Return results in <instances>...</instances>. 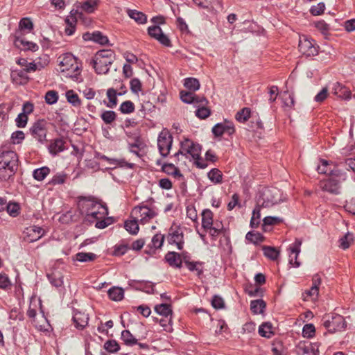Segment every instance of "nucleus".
<instances>
[{
	"label": "nucleus",
	"mask_w": 355,
	"mask_h": 355,
	"mask_svg": "<svg viewBox=\"0 0 355 355\" xmlns=\"http://www.w3.org/2000/svg\"><path fill=\"white\" fill-rule=\"evenodd\" d=\"M116 114L112 110H104L101 114V118L105 124H111L116 119Z\"/></svg>",
	"instance_id": "a18cd8bd"
},
{
	"label": "nucleus",
	"mask_w": 355,
	"mask_h": 355,
	"mask_svg": "<svg viewBox=\"0 0 355 355\" xmlns=\"http://www.w3.org/2000/svg\"><path fill=\"white\" fill-rule=\"evenodd\" d=\"M118 93L116 90L114 88H109L107 90V96L108 98V103H105L106 104V106L110 108H114L116 106L118 103V99H117Z\"/></svg>",
	"instance_id": "72a5a7b5"
},
{
	"label": "nucleus",
	"mask_w": 355,
	"mask_h": 355,
	"mask_svg": "<svg viewBox=\"0 0 355 355\" xmlns=\"http://www.w3.org/2000/svg\"><path fill=\"white\" fill-rule=\"evenodd\" d=\"M204 263L201 261H191L189 260H185V266L188 270L191 272L196 271L197 275L200 277L203 273Z\"/></svg>",
	"instance_id": "c756f323"
},
{
	"label": "nucleus",
	"mask_w": 355,
	"mask_h": 355,
	"mask_svg": "<svg viewBox=\"0 0 355 355\" xmlns=\"http://www.w3.org/2000/svg\"><path fill=\"white\" fill-rule=\"evenodd\" d=\"M130 86L131 92L133 94H138L141 90L142 87L141 83L140 80L137 78H132L130 82Z\"/></svg>",
	"instance_id": "0e129e2a"
},
{
	"label": "nucleus",
	"mask_w": 355,
	"mask_h": 355,
	"mask_svg": "<svg viewBox=\"0 0 355 355\" xmlns=\"http://www.w3.org/2000/svg\"><path fill=\"white\" fill-rule=\"evenodd\" d=\"M315 331V329L313 324H306L302 329V335L306 338H312Z\"/></svg>",
	"instance_id": "69168bd1"
},
{
	"label": "nucleus",
	"mask_w": 355,
	"mask_h": 355,
	"mask_svg": "<svg viewBox=\"0 0 355 355\" xmlns=\"http://www.w3.org/2000/svg\"><path fill=\"white\" fill-rule=\"evenodd\" d=\"M104 349L110 353H116L120 349V345L115 340H108L104 343Z\"/></svg>",
	"instance_id": "8fccbe9b"
},
{
	"label": "nucleus",
	"mask_w": 355,
	"mask_h": 355,
	"mask_svg": "<svg viewBox=\"0 0 355 355\" xmlns=\"http://www.w3.org/2000/svg\"><path fill=\"white\" fill-rule=\"evenodd\" d=\"M66 97L69 103L73 106L80 105V100L76 93L73 90H69L66 92Z\"/></svg>",
	"instance_id": "603ef678"
},
{
	"label": "nucleus",
	"mask_w": 355,
	"mask_h": 355,
	"mask_svg": "<svg viewBox=\"0 0 355 355\" xmlns=\"http://www.w3.org/2000/svg\"><path fill=\"white\" fill-rule=\"evenodd\" d=\"M145 147V144L143 142L142 139L139 136L135 138V141L133 143L128 142V148L129 151L135 154L137 157L139 158L142 157V155L140 153V151L144 150Z\"/></svg>",
	"instance_id": "412c9836"
},
{
	"label": "nucleus",
	"mask_w": 355,
	"mask_h": 355,
	"mask_svg": "<svg viewBox=\"0 0 355 355\" xmlns=\"http://www.w3.org/2000/svg\"><path fill=\"white\" fill-rule=\"evenodd\" d=\"M181 148L184 150L185 156L187 154H189L193 159L199 157L202 148L200 144L194 143L189 139H185L181 141Z\"/></svg>",
	"instance_id": "2eb2a0df"
},
{
	"label": "nucleus",
	"mask_w": 355,
	"mask_h": 355,
	"mask_svg": "<svg viewBox=\"0 0 355 355\" xmlns=\"http://www.w3.org/2000/svg\"><path fill=\"white\" fill-rule=\"evenodd\" d=\"M78 207L82 215H83L84 214H87L89 211L96 210L98 208H101V210L103 211V214H108L107 207L105 205H102L95 198L92 196L80 197L78 203Z\"/></svg>",
	"instance_id": "423d86ee"
},
{
	"label": "nucleus",
	"mask_w": 355,
	"mask_h": 355,
	"mask_svg": "<svg viewBox=\"0 0 355 355\" xmlns=\"http://www.w3.org/2000/svg\"><path fill=\"white\" fill-rule=\"evenodd\" d=\"M164 259L173 268H180L182 264L181 254L175 252H168Z\"/></svg>",
	"instance_id": "aec40b11"
},
{
	"label": "nucleus",
	"mask_w": 355,
	"mask_h": 355,
	"mask_svg": "<svg viewBox=\"0 0 355 355\" xmlns=\"http://www.w3.org/2000/svg\"><path fill=\"white\" fill-rule=\"evenodd\" d=\"M250 108L243 107L236 114L235 119L240 123H244L250 119Z\"/></svg>",
	"instance_id": "de8ad7c7"
},
{
	"label": "nucleus",
	"mask_w": 355,
	"mask_h": 355,
	"mask_svg": "<svg viewBox=\"0 0 355 355\" xmlns=\"http://www.w3.org/2000/svg\"><path fill=\"white\" fill-rule=\"evenodd\" d=\"M345 175L343 173V178L330 176L328 179L320 182V188L322 191H327L333 194H338L340 189V182L345 180Z\"/></svg>",
	"instance_id": "9b49d317"
},
{
	"label": "nucleus",
	"mask_w": 355,
	"mask_h": 355,
	"mask_svg": "<svg viewBox=\"0 0 355 355\" xmlns=\"http://www.w3.org/2000/svg\"><path fill=\"white\" fill-rule=\"evenodd\" d=\"M332 93L334 95L343 99H349L351 96V92L349 89L338 82L334 84Z\"/></svg>",
	"instance_id": "4be33fe9"
},
{
	"label": "nucleus",
	"mask_w": 355,
	"mask_h": 355,
	"mask_svg": "<svg viewBox=\"0 0 355 355\" xmlns=\"http://www.w3.org/2000/svg\"><path fill=\"white\" fill-rule=\"evenodd\" d=\"M164 235L162 234H156L153 236L151 240L150 245L155 249H159L162 248L164 241Z\"/></svg>",
	"instance_id": "5fc2aeb1"
},
{
	"label": "nucleus",
	"mask_w": 355,
	"mask_h": 355,
	"mask_svg": "<svg viewBox=\"0 0 355 355\" xmlns=\"http://www.w3.org/2000/svg\"><path fill=\"white\" fill-rule=\"evenodd\" d=\"M245 239L255 245L264 241V236L259 232L250 231L245 235Z\"/></svg>",
	"instance_id": "f704fd0d"
},
{
	"label": "nucleus",
	"mask_w": 355,
	"mask_h": 355,
	"mask_svg": "<svg viewBox=\"0 0 355 355\" xmlns=\"http://www.w3.org/2000/svg\"><path fill=\"white\" fill-rule=\"evenodd\" d=\"M121 338L127 346H133L137 344V339L134 337L129 330L122 331Z\"/></svg>",
	"instance_id": "c9c22d12"
},
{
	"label": "nucleus",
	"mask_w": 355,
	"mask_h": 355,
	"mask_svg": "<svg viewBox=\"0 0 355 355\" xmlns=\"http://www.w3.org/2000/svg\"><path fill=\"white\" fill-rule=\"evenodd\" d=\"M299 51L306 57L314 56L318 54V48L313 40L309 39L306 35L300 37Z\"/></svg>",
	"instance_id": "9d476101"
},
{
	"label": "nucleus",
	"mask_w": 355,
	"mask_h": 355,
	"mask_svg": "<svg viewBox=\"0 0 355 355\" xmlns=\"http://www.w3.org/2000/svg\"><path fill=\"white\" fill-rule=\"evenodd\" d=\"M173 141V137L168 130L164 129L159 134L157 147L159 154L162 157H166L169 155Z\"/></svg>",
	"instance_id": "1a4fd4ad"
},
{
	"label": "nucleus",
	"mask_w": 355,
	"mask_h": 355,
	"mask_svg": "<svg viewBox=\"0 0 355 355\" xmlns=\"http://www.w3.org/2000/svg\"><path fill=\"white\" fill-rule=\"evenodd\" d=\"M110 300L118 302L123 300L124 297V291L121 287H112L107 291Z\"/></svg>",
	"instance_id": "a878e982"
},
{
	"label": "nucleus",
	"mask_w": 355,
	"mask_h": 355,
	"mask_svg": "<svg viewBox=\"0 0 355 355\" xmlns=\"http://www.w3.org/2000/svg\"><path fill=\"white\" fill-rule=\"evenodd\" d=\"M213 225V213L210 209H205L202 212V227L207 230Z\"/></svg>",
	"instance_id": "393cba45"
},
{
	"label": "nucleus",
	"mask_w": 355,
	"mask_h": 355,
	"mask_svg": "<svg viewBox=\"0 0 355 355\" xmlns=\"http://www.w3.org/2000/svg\"><path fill=\"white\" fill-rule=\"evenodd\" d=\"M266 304L263 300H255L250 302V310L254 314L263 313Z\"/></svg>",
	"instance_id": "473e14b6"
},
{
	"label": "nucleus",
	"mask_w": 355,
	"mask_h": 355,
	"mask_svg": "<svg viewBox=\"0 0 355 355\" xmlns=\"http://www.w3.org/2000/svg\"><path fill=\"white\" fill-rule=\"evenodd\" d=\"M162 171L167 175H173L175 178H183V175L181 173L180 169L173 164H163L162 166Z\"/></svg>",
	"instance_id": "5701e85b"
},
{
	"label": "nucleus",
	"mask_w": 355,
	"mask_h": 355,
	"mask_svg": "<svg viewBox=\"0 0 355 355\" xmlns=\"http://www.w3.org/2000/svg\"><path fill=\"white\" fill-rule=\"evenodd\" d=\"M263 254L271 260L277 259L279 252L274 247L263 245L262 247Z\"/></svg>",
	"instance_id": "a19ab883"
},
{
	"label": "nucleus",
	"mask_w": 355,
	"mask_h": 355,
	"mask_svg": "<svg viewBox=\"0 0 355 355\" xmlns=\"http://www.w3.org/2000/svg\"><path fill=\"white\" fill-rule=\"evenodd\" d=\"M320 164L317 167V171L320 174H327L329 176L343 178V173L339 170L333 163H329L327 160L321 159Z\"/></svg>",
	"instance_id": "ddd939ff"
},
{
	"label": "nucleus",
	"mask_w": 355,
	"mask_h": 355,
	"mask_svg": "<svg viewBox=\"0 0 355 355\" xmlns=\"http://www.w3.org/2000/svg\"><path fill=\"white\" fill-rule=\"evenodd\" d=\"M353 241V234L351 233H347L340 239V246L343 249H347Z\"/></svg>",
	"instance_id": "bf43d9fd"
},
{
	"label": "nucleus",
	"mask_w": 355,
	"mask_h": 355,
	"mask_svg": "<svg viewBox=\"0 0 355 355\" xmlns=\"http://www.w3.org/2000/svg\"><path fill=\"white\" fill-rule=\"evenodd\" d=\"M211 114L210 110L207 107V105H202L198 107L196 110V115L201 119H205Z\"/></svg>",
	"instance_id": "6e6d98bb"
},
{
	"label": "nucleus",
	"mask_w": 355,
	"mask_h": 355,
	"mask_svg": "<svg viewBox=\"0 0 355 355\" xmlns=\"http://www.w3.org/2000/svg\"><path fill=\"white\" fill-rule=\"evenodd\" d=\"M281 200L280 190L276 187H265L260 191L257 203L263 207H270Z\"/></svg>",
	"instance_id": "20e7f679"
},
{
	"label": "nucleus",
	"mask_w": 355,
	"mask_h": 355,
	"mask_svg": "<svg viewBox=\"0 0 355 355\" xmlns=\"http://www.w3.org/2000/svg\"><path fill=\"white\" fill-rule=\"evenodd\" d=\"M89 318L85 313L78 312L73 316V320L77 328L83 329L87 324Z\"/></svg>",
	"instance_id": "c85d7f7f"
},
{
	"label": "nucleus",
	"mask_w": 355,
	"mask_h": 355,
	"mask_svg": "<svg viewBox=\"0 0 355 355\" xmlns=\"http://www.w3.org/2000/svg\"><path fill=\"white\" fill-rule=\"evenodd\" d=\"M283 219L277 216H266L263 220L262 229L264 232L268 231V227L279 224Z\"/></svg>",
	"instance_id": "58836bf2"
},
{
	"label": "nucleus",
	"mask_w": 355,
	"mask_h": 355,
	"mask_svg": "<svg viewBox=\"0 0 355 355\" xmlns=\"http://www.w3.org/2000/svg\"><path fill=\"white\" fill-rule=\"evenodd\" d=\"M65 141L62 138H56L50 141L48 146L49 152L53 156L57 155L58 153L65 150Z\"/></svg>",
	"instance_id": "6ab92c4d"
},
{
	"label": "nucleus",
	"mask_w": 355,
	"mask_h": 355,
	"mask_svg": "<svg viewBox=\"0 0 355 355\" xmlns=\"http://www.w3.org/2000/svg\"><path fill=\"white\" fill-rule=\"evenodd\" d=\"M127 14L130 18L134 19L139 24H144L147 22V16L142 12L137 10L128 9Z\"/></svg>",
	"instance_id": "b1692460"
},
{
	"label": "nucleus",
	"mask_w": 355,
	"mask_h": 355,
	"mask_svg": "<svg viewBox=\"0 0 355 355\" xmlns=\"http://www.w3.org/2000/svg\"><path fill=\"white\" fill-rule=\"evenodd\" d=\"M8 214L12 217H16L19 214V205L17 202H9L6 207Z\"/></svg>",
	"instance_id": "3c124183"
},
{
	"label": "nucleus",
	"mask_w": 355,
	"mask_h": 355,
	"mask_svg": "<svg viewBox=\"0 0 355 355\" xmlns=\"http://www.w3.org/2000/svg\"><path fill=\"white\" fill-rule=\"evenodd\" d=\"M50 173V168L47 166H42L36 168L33 172V177L37 181L43 180Z\"/></svg>",
	"instance_id": "4c0bfd02"
},
{
	"label": "nucleus",
	"mask_w": 355,
	"mask_h": 355,
	"mask_svg": "<svg viewBox=\"0 0 355 355\" xmlns=\"http://www.w3.org/2000/svg\"><path fill=\"white\" fill-rule=\"evenodd\" d=\"M129 249L130 247L128 244L116 245L114 247L113 254L114 256H122L125 254Z\"/></svg>",
	"instance_id": "680f3d73"
},
{
	"label": "nucleus",
	"mask_w": 355,
	"mask_h": 355,
	"mask_svg": "<svg viewBox=\"0 0 355 355\" xmlns=\"http://www.w3.org/2000/svg\"><path fill=\"white\" fill-rule=\"evenodd\" d=\"M155 311L161 315H163L166 318L171 316L172 314L171 306L168 304H157L155 306Z\"/></svg>",
	"instance_id": "e433bc0d"
},
{
	"label": "nucleus",
	"mask_w": 355,
	"mask_h": 355,
	"mask_svg": "<svg viewBox=\"0 0 355 355\" xmlns=\"http://www.w3.org/2000/svg\"><path fill=\"white\" fill-rule=\"evenodd\" d=\"M167 240L170 244H175L179 250H182L184 246V234L179 230L168 233Z\"/></svg>",
	"instance_id": "a211bd4d"
},
{
	"label": "nucleus",
	"mask_w": 355,
	"mask_h": 355,
	"mask_svg": "<svg viewBox=\"0 0 355 355\" xmlns=\"http://www.w3.org/2000/svg\"><path fill=\"white\" fill-rule=\"evenodd\" d=\"M211 305L216 309H223L225 307V302L220 296L215 295L212 297Z\"/></svg>",
	"instance_id": "774afa93"
},
{
	"label": "nucleus",
	"mask_w": 355,
	"mask_h": 355,
	"mask_svg": "<svg viewBox=\"0 0 355 355\" xmlns=\"http://www.w3.org/2000/svg\"><path fill=\"white\" fill-rule=\"evenodd\" d=\"M119 110L123 114L132 113L135 111V105L131 101H125L121 104Z\"/></svg>",
	"instance_id": "864d4df0"
},
{
	"label": "nucleus",
	"mask_w": 355,
	"mask_h": 355,
	"mask_svg": "<svg viewBox=\"0 0 355 355\" xmlns=\"http://www.w3.org/2000/svg\"><path fill=\"white\" fill-rule=\"evenodd\" d=\"M18 155L13 150L0 148V182H7L13 178L18 169Z\"/></svg>",
	"instance_id": "f257e3e1"
},
{
	"label": "nucleus",
	"mask_w": 355,
	"mask_h": 355,
	"mask_svg": "<svg viewBox=\"0 0 355 355\" xmlns=\"http://www.w3.org/2000/svg\"><path fill=\"white\" fill-rule=\"evenodd\" d=\"M115 60V53L112 49H103L97 51L89 64L97 74H106Z\"/></svg>",
	"instance_id": "f03ea898"
},
{
	"label": "nucleus",
	"mask_w": 355,
	"mask_h": 355,
	"mask_svg": "<svg viewBox=\"0 0 355 355\" xmlns=\"http://www.w3.org/2000/svg\"><path fill=\"white\" fill-rule=\"evenodd\" d=\"M223 176L222 172L216 168L211 169L207 173L209 180L215 184L223 182Z\"/></svg>",
	"instance_id": "2f4dec72"
},
{
	"label": "nucleus",
	"mask_w": 355,
	"mask_h": 355,
	"mask_svg": "<svg viewBox=\"0 0 355 355\" xmlns=\"http://www.w3.org/2000/svg\"><path fill=\"white\" fill-rule=\"evenodd\" d=\"M50 283L55 287L59 288L63 285V278L60 274L51 273L47 275Z\"/></svg>",
	"instance_id": "09e8293b"
},
{
	"label": "nucleus",
	"mask_w": 355,
	"mask_h": 355,
	"mask_svg": "<svg viewBox=\"0 0 355 355\" xmlns=\"http://www.w3.org/2000/svg\"><path fill=\"white\" fill-rule=\"evenodd\" d=\"M124 227L130 234L132 235L137 234L139 230L138 219L135 218L134 220H126L124 223Z\"/></svg>",
	"instance_id": "ea45409f"
},
{
	"label": "nucleus",
	"mask_w": 355,
	"mask_h": 355,
	"mask_svg": "<svg viewBox=\"0 0 355 355\" xmlns=\"http://www.w3.org/2000/svg\"><path fill=\"white\" fill-rule=\"evenodd\" d=\"M97 258V255L92 252H78L76 254V260L80 262L93 261Z\"/></svg>",
	"instance_id": "79ce46f5"
},
{
	"label": "nucleus",
	"mask_w": 355,
	"mask_h": 355,
	"mask_svg": "<svg viewBox=\"0 0 355 355\" xmlns=\"http://www.w3.org/2000/svg\"><path fill=\"white\" fill-rule=\"evenodd\" d=\"M302 241L300 239H295V242L292 243L289 247V250L291 254H294L293 257L290 254L289 263L297 268L300 266V262L297 261L298 255L301 252V245Z\"/></svg>",
	"instance_id": "dca6fc26"
},
{
	"label": "nucleus",
	"mask_w": 355,
	"mask_h": 355,
	"mask_svg": "<svg viewBox=\"0 0 355 355\" xmlns=\"http://www.w3.org/2000/svg\"><path fill=\"white\" fill-rule=\"evenodd\" d=\"M184 85L186 88L193 92L198 90L200 87L199 80L195 78H185Z\"/></svg>",
	"instance_id": "49530a36"
},
{
	"label": "nucleus",
	"mask_w": 355,
	"mask_h": 355,
	"mask_svg": "<svg viewBox=\"0 0 355 355\" xmlns=\"http://www.w3.org/2000/svg\"><path fill=\"white\" fill-rule=\"evenodd\" d=\"M325 9V5L324 3L320 2L315 6H313L310 8V12L313 16L322 15Z\"/></svg>",
	"instance_id": "338daca9"
},
{
	"label": "nucleus",
	"mask_w": 355,
	"mask_h": 355,
	"mask_svg": "<svg viewBox=\"0 0 355 355\" xmlns=\"http://www.w3.org/2000/svg\"><path fill=\"white\" fill-rule=\"evenodd\" d=\"M87 35H89V34L84 35L83 38L85 40L90 39V40H93L94 42L98 43L101 45L107 44L109 42V40H108L107 37L104 35L100 31L94 32L92 34V36L89 37H87Z\"/></svg>",
	"instance_id": "bb28decb"
},
{
	"label": "nucleus",
	"mask_w": 355,
	"mask_h": 355,
	"mask_svg": "<svg viewBox=\"0 0 355 355\" xmlns=\"http://www.w3.org/2000/svg\"><path fill=\"white\" fill-rule=\"evenodd\" d=\"M114 220L112 217H103V219H99L96 221L95 227L98 229H104L112 224Z\"/></svg>",
	"instance_id": "4d7b16f0"
},
{
	"label": "nucleus",
	"mask_w": 355,
	"mask_h": 355,
	"mask_svg": "<svg viewBox=\"0 0 355 355\" xmlns=\"http://www.w3.org/2000/svg\"><path fill=\"white\" fill-rule=\"evenodd\" d=\"M282 101L285 110H291L295 106L294 94L288 91L284 92Z\"/></svg>",
	"instance_id": "7c9ffc66"
},
{
	"label": "nucleus",
	"mask_w": 355,
	"mask_h": 355,
	"mask_svg": "<svg viewBox=\"0 0 355 355\" xmlns=\"http://www.w3.org/2000/svg\"><path fill=\"white\" fill-rule=\"evenodd\" d=\"M322 324L331 334L343 331L347 327L345 318L339 314L324 315L322 318Z\"/></svg>",
	"instance_id": "39448f33"
},
{
	"label": "nucleus",
	"mask_w": 355,
	"mask_h": 355,
	"mask_svg": "<svg viewBox=\"0 0 355 355\" xmlns=\"http://www.w3.org/2000/svg\"><path fill=\"white\" fill-rule=\"evenodd\" d=\"M33 28L34 25L31 19L28 17H24L19 21L18 28L11 34L10 37L17 39L23 37L25 34L31 33Z\"/></svg>",
	"instance_id": "f8f14e48"
},
{
	"label": "nucleus",
	"mask_w": 355,
	"mask_h": 355,
	"mask_svg": "<svg viewBox=\"0 0 355 355\" xmlns=\"http://www.w3.org/2000/svg\"><path fill=\"white\" fill-rule=\"evenodd\" d=\"M67 178V175L64 173H57L49 182V184L55 186L57 184H62L64 183Z\"/></svg>",
	"instance_id": "052dcab7"
},
{
	"label": "nucleus",
	"mask_w": 355,
	"mask_h": 355,
	"mask_svg": "<svg viewBox=\"0 0 355 355\" xmlns=\"http://www.w3.org/2000/svg\"><path fill=\"white\" fill-rule=\"evenodd\" d=\"M180 99L187 104H192L193 102L194 94L191 92L181 91L180 93Z\"/></svg>",
	"instance_id": "e2e57ef3"
},
{
	"label": "nucleus",
	"mask_w": 355,
	"mask_h": 355,
	"mask_svg": "<svg viewBox=\"0 0 355 355\" xmlns=\"http://www.w3.org/2000/svg\"><path fill=\"white\" fill-rule=\"evenodd\" d=\"M12 40L14 45L21 51L35 52L39 49V46L36 43L27 41L24 39V37H19V39L12 38Z\"/></svg>",
	"instance_id": "f3484780"
},
{
	"label": "nucleus",
	"mask_w": 355,
	"mask_h": 355,
	"mask_svg": "<svg viewBox=\"0 0 355 355\" xmlns=\"http://www.w3.org/2000/svg\"><path fill=\"white\" fill-rule=\"evenodd\" d=\"M58 100V94L56 91L50 90L45 94V101L47 104L53 105Z\"/></svg>",
	"instance_id": "13d9d810"
},
{
	"label": "nucleus",
	"mask_w": 355,
	"mask_h": 355,
	"mask_svg": "<svg viewBox=\"0 0 355 355\" xmlns=\"http://www.w3.org/2000/svg\"><path fill=\"white\" fill-rule=\"evenodd\" d=\"M60 65L62 67V72H67L71 77H76L79 67L76 58L71 53H67L59 57Z\"/></svg>",
	"instance_id": "0eeeda50"
},
{
	"label": "nucleus",
	"mask_w": 355,
	"mask_h": 355,
	"mask_svg": "<svg viewBox=\"0 0 355 355\" xmlns=\"http://www.w3.org/2000/svg\"><path fill=\"white\" fill-rule=\"evenodd\" d=\"M259 334L262 337L270 338L273 335L271 324L269 322L263 323L259 327Z\"/></svg>",
	"instance_id": "c03bdc74"
},
{
	"label": "nucleus",
	"mask_w": 355,
	"mask_h": 355,
	"mask_svg": "<svg viewBox=\"0 0 355 355\" xmlns=\"http://www.w3.org/2000/svg\"><path fill=\"white\" fill-rule=\"evenodd\" d=\"M103 211L101 210V208H98L96 210H94L92 211H89L87 214H84L83 215L85 216V220L89 222V223H94L96 220L98 221L99 219L103 218L105 216H107L108 214H103Z\"/></svg>",
	"instance_id": "cd10ccee"
},
{
	"label": "nucleus",
	"mask_w": 355,
	"mask_h": 355,
	"mask_svg": "<svg viewBox=\"0 0 355 355\" xmlns=\"http://www.w3.org/2000/svg\"><path fill=\"white\" fill-rule=\"evenodd\" d=\"M146 202L147 204L142 202L140 205L135 207L131 211V214L136 218H140V222L142 224L147 223L157 215L156 208L151 206V204L154 202L153 198H149Z\"/></svg>",
	"instance_id": "7ed1b4c3"
},
{
	"label": "nucleus",
	"mask_w": 355,
	"mask_h": 355,
	"mask_svg": "<svg viewBox=\"0 0 355 355\" xmlns=\"http://www.w3.org/2000/svg\"><path fill=\"white\" fill-rule=\"evenodd\" d=\"M98 0H85L82 3L81 9L87 13H92L98 6Z\"/></svg>",
	"instance_id": "37998d69"
},
{
	"label": "nucleus",
	"mask_w": 355,
	"mask_h": 355,
	"mask_svg": "<svg viewBox=\"0 0 355 355\" xmlns=\"http://www.w3.org/2000/svg\"><path fill=\"white\" fill-rule=\"evenodd\" d=\"M211 131L214 135L217 137H221L225 133L231 136L235 132V128L233 122L225 120L222 123H216L212 128Z\"/></svg>",
	"instance_id": "4468645a"
},
{
	"label": "nucleus",
	"mask_w": 355,
	"mask_h": 355,
	"mask_svg": "<svg viewBox=\"0 0 355 355\" xmlns=\"http://www.w3.org/2000/svg\"><path fill=\"white\" fill-rule=\"evenodd\" d=\"M49 123L44 119L35 121L29 129L31 136L39 143L44 144L46 141Z\"/></svg>",
	"instance_id": "6e6552de"
}]
</instances>
